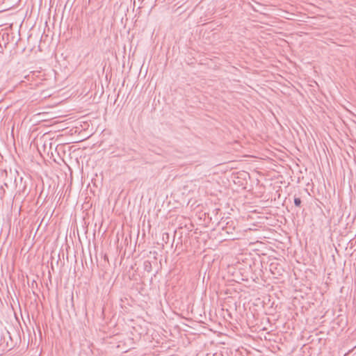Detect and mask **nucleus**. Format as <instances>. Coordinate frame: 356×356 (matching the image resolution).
Wrapping results in <instances>:
<instances>
[{"instance_id":"f03ea898","label":"nucleus","mask_w":356,"mask_h":356,"mask_svg":"<svg viewBox=\"0 0 356 356\" xmlns=\"http://www.w3.org/2000/svg\"><path fill=\"white\" fill-rule=\"evenodd\" d=\"M293 202H294V204L296 207H300L301 204V200L300 197H295Z\"/></svg>"},{"instance_id":"f257e3e1","label":"nucleus","mask_w":356,"mask_h":356,"mask_svg":"<svg viewBox=\"0 0 356 356\" xmlns=\"http://www.w3.org/2000/svg\"><path fill=\"white\" fill-rule=\"evenodd\" d=\"M144 269L147 272H150L152 270V264L149 261H145L144 262Z\"/></svg>"}]
</instances>
